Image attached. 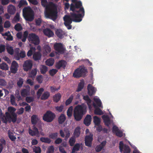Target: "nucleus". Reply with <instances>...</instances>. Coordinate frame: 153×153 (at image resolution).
<instances>
[{
	"instance_id": "obj_1",
	"label": "nucleus",
	"mask_w": 153,
	"mask_h": 153,
	"mask_svg": "<svg viewBox=\"0 0 153 153\" xmlns=\"http://www.w3.org/2000/svg\"><path fill=\"white\" fill-rule=\"evenodd\" d=\"M76 12L79 13L76 14L73 13H71L70 15H65L63 17L64 24L68 30L71 29V24L73 21L79 22L82 20L85 15V12L84 8L80 9L78 12Z\"/></svg>"
},
{
	"instance_id": "obj_2",
	"label": "nucleus",
	"mask_w": 153,
	"mask_h": 153,
	"mask_svg": "<svg viewBox=\"0 0 153 153\" xmlns=\"http://www.w3.org/2000/svg\"><path fill=\"white\" fill-rule=\"evenodd\" d=\"M42 6L45 7V15L47 18L54 21L56 19L57 16V12L55 5L51 3L48 4L47 0H41Z\"/></svg>"
},
{
	"instance_id": "obj_3",
	"label": "nucleus",
	"mask_w": 153,
	"mask_h": 153,
	"mask_svg": "<svg viewBox=\"0 0 153 153\" xmlns=\"http://www.w3.org/2000/svg\"><path fill=\"white\" fill-rule=\"evenodd\" d=\"M8 110L9 112L5 113V116L3 115L2 113H1L0 117L2 121L4 123L8 121L15 122L17 118V115L15 113L16 109L13 107H10L8 108Z\"/></svg>"
},
{
	"instance_id": "obj_4",
	"label": "nucleus",
	"mask_w": 153,
	"mask_h": 153,
	"mask_svg": "<svg viewBox=\"0 0 153 153\" xmlns=\"http://www.w3.org/2000/svg\"><path fill=\"white\" fill-rule=\"evenodd\" d=\"M86 106L84 104L82 105H78L74 110V115L75 119L77 121L80 120L82 118L83 115L85 114Z\"/></svg>"
},
{
	"instance_id": "obj_5",
	"label": "nucleus",
	"mask_w": 153,
	"mask_h": 153,
	"mask_svg": "<svg viewBox=\"0 0 153 153\" xmlns=\"http://www.w3.org/2000/svg\"><path fill=\"white\" fill-rule=\"evenodd\" d=\"M23 15L26 21L30 22L34 19V12L30 7H25L23 9Z\"/></svg>"
},
{
	"instance_id": "obj_6",
	"label": "nucleus",
	"mask_w": 153,
	"mask_h": 153,
	"mask_svg": "<svg viewBox=\"0 0 153 153\" xmlns=\"http://www.w3.org/2000/svg\"><path fill=\"white\" fill-rule=\"evenodd\" d=\"M87 73V71L84 67H80L75 70L73 76L76 78H79L81 77H85Z\"/></svg>"
},
{
	"instance_id": "obj_7",
	"label": "nucleus",
	"mask_w": 153,
	"mask_h": 153,
	"mask_svg": "<svg viewBox=\"0 0 153 153\" xmlns=\"http://www.w3.org/2000/svg\"><path fill=\"white\" fill-rule=\"evenodd\" d=\"M27 38L30 42L35 45H38L39 43V37L35 33H31L29 34Z\"/></svg>"
},
{
	"instance_id": "obj_8",
	"label": "nucleus",
	"mask_w": 153,
	"mask_h": 153,
	"mask_svg": "<svg viewBox=\"0 0 153 153\" xmlns=\"http://www.w3.org/2000/svg\"><path fill=\"white\" fill-rule=\"evenodd\" d=\"M85 131L87 135L85 138V145L87 146L90 147L91 146L93 140V134L89 133L88 129H86Z\"/></svg>"
},
{
	"instance_id": "obj_9",
	"label": "nucleus",
	"mask_w": 153,
	"mask_h": 153,
	"mask_svg": "<svg viewBox=\"0 0 153 153\" xmlns=\"http://www.w3.org/2000/svg\"><path fill=\"white\" fill-rule=\"evenodd\" d=\"M83 8L81 1L76 2L74 4L71 3L70 5V10L73 12H78L80 9Z\"/></svg>"
},
{
	"instance_id": "obj_10",
	"label": "nucleus",
	"mask_w": 153,
	"mask_h": 153,
	"mask_svg": "<svg viewBox=\"0 0 153 153\" xmlns=\"http://www.w3.org/2000/svg\"><path fill=\"white\" fill-rule=\"evenodd\" d=\"M55 115L50 111H48L43 117V119L48 122L52 121L55 117Z\"/></svg>"
},
{
	"instance_id": "obj_11",
	"label": "nucleus",
	"mask_w": 153,
	"mask_h": 153,
	"mask_svg": "<svg viewBox=\"0 0 153 153\" xmlns=\"http://www.w3.org/2000/svg\"><path fill=\"white\" fill-rule=\"evenodd\" d=\"M33 65V62L31 60H26L24 62L23 65L24 70L27 72L30 70L32 68Z\"/></svg>"
},
{
	"instance_id": "obj_12",
	"label": "nucleus",
	"mask_w": 153,
	"mask_h": 153,
	"mask_svg": "<svg viewBox=\"0 0 153 153\" xmlns=\"http://www.w3.org/2000/svg\"><path fill=\"white\" fill-rule=\"evenodd\" d=\"M119 149L121 152L123 151L124 149V153H130L131 150L128 146L126 144H124L123 142L120 141L119 143Z\"/></svg>"
},
{
	"instance_id": "obj_13",
	"label": "nucleus",
	"mask_w": 153,
	"mask_h": 153,
	"mask_svg": "<svg viewBox=\"0 0 153 153\" xmlns=\"http://www.w3.org/2000/svg\"><path fill=\"white\" fill-rule=\"evenodd\" d=\"M31 121L32 123L33 124H37V126H42V123L41 121L40 118L35 115H33L31 117Z\"/></svg>"
},
{
	"instance_id": "obj_14",
	"label": "nucleus",
	"mask_w": 153,
	"mask_h": 153,
	"mask_svg": "<svg viewBox=\"0 0 153 153\" xmlns=\"http://www.w3.org/2000/svg\"><path fill=\"white\" fill-rule=\"evenodd\" d=\"M54 49L57 52L62 54L64 53L62 44L61 43H56L54 45Z\"/></svg>"
},
{
	"instance_id": "obj_15",
	"label": "nucleus",
	"mask_w": 153,
	"mask_h": 153,
	"mask_svg": "<svg viewBox=\"0 0 153 153\" xmlns=\"http://www.w3.org/2000/svg\"><path fill=\"white\" fill-rule=\"evenodd\" d=\"M19 67L18 63L15 61L12 62L10 68V70L12 73L15 74L18 71Z\"/></svg>"
},
{
	"instance_id": "obj_16",
	"label": "nucleus",
	"mask_w": 153,
	"mask_h": 153,
	"mask_svg": "<svg viewBox=\"0 0 153 153\" xmlns=\"http://www.w3.org/2000/svg\"><path fill=\"white\" fill-rule=\"evenodd\" d=\"M112 131L113 133L115 134L117 136L119 137H122L123 136L122 131L120 130L118 127L116 126H113Z\"/></svg>"
},
{
	"instance_id": "obj_17",
	"label": "nucleus",
	"mask_w": 153,
	"mask_h": 153,
	"mask_svg": "<svg viewBox=\"0 0 153 153\" xmlns=\"http://www.w3.org/2000/svg\"><path fill=\"white\" fill-rule=\"evenodd\" d=\"M16 11V8L14 5L10 4L8 6L7 11L9 14L11 15H14Z\"/></svg>"
},
{
	"instance_id": "obj_18",
	"label": "nucleus",
	"mask_w": 153,
	"mask_h": 153,
	"mask_svg": "<svg viewBox=\"0 0 153 153\" xmlns=\"http://www.w3.org/2000/svg\"><path fill=\"white\" fill-rule=\"evenodd\" d=\"M33 129V130H32L30 128H29L28 132L29 134L32 136H39V131L37 128L34 126Z\"/></svg>"
},
{
	"instance_id": "obj_19",
	"label": "nucleus",
	"mask_w": 153,
	"mask_h": 153,
	"mask_svg": "<svg viewBox=\"0 0 153 153\" xmlns=\"http://www.w3.org/2000/svg\"><path fill=\"white\" fill-rule=\"evenodd\" d=\"M66 62L64 60H61L56 63L55 67L58 69H60L61 67L65 68L66 65Z\"/></svg>"
},
{
	"instance_id": "obj_20",
	"label": "nucleus",
	"mask_w": 153,
	"mask_h": 153,
	"mask_svg": "<svg viewBox=\"0 0 153 153\" xmlns=\"http://www.w3.org/2000/svg\"><path fill=\"white\" fill-rule=\"evenodd\" d=\"M44 34L48 37H51L54 35L53 32L49 28H46L43 30Z\"/></svg>"
},
{
	"instance_id": "obj_21",
	"label": "nucleus",
	"mask_w": 153,
	"mask_h": 153,
	"mask_svg": "<svg viewBox=\"0 0 153 153\" xmlns=\"http://www.w3.org/2000/svg\"><path fill=\"white\" fill-rule=\"evenodd\" d=\"M26 56L25 51H21L20 53H17L15 56V58L16 60H19L20 58H23Z\"/></svg>"
},
{
	"instance_id": "obj_22",
	"label": "nucleus",
	"mask_w": 153,
	"mask_h": 153,
	"mask_svg": "<svg viewBox=\"0 0 153 153\" xmlns=\"http://www.w3.org/2000/svg\"><path fill=\"white\" fill-rule=\"evenodd\" d=\"M102 118L103 119L105 125L109 127V126L111 124V121L109 117L107 116L103 115L102 116Z\"/></svg>"
},
{
	"instance_id": "obj_23",
	"label": "nucleus",
	"mask_w": 153,
	"mask_h": 153,
	"mask_svg": "<svg viewBox=\"0 0 153 153\" xmlns=\"http://www.w3.org/2000/svg\"><path fill=\"white\" fill-rule=\"evenodd\" d=\"M60 133L61 136L63 137H65V140H66L70 135V133L68 129H65L64 132L62 130H60Z\"/></svg>"
},
{
	"instance_id": "obj_24",
	"label": "nucleus",
	"mask_w": 153,
	"mask_h": 153,
	"mask_svg": "<svg viewBox=\"0 0 153 153\" xmlns=\"http://www.w3.org/2000/svg\"><path fill=\"white\" fill-rule=\"evenodd\" d=\"M85 82L84 80L83 79L80 80V82H79L78 84L76 91L79 92L81 91L83 88Z\"/></svg>"
},
{
	"instance_id": "obj_25",
	"label": "nucleus",
	"mask_w": 153,
	"mask_h": 153,
	"mask_svg": "<svg viewBox=\"0 0 153 153\" xmlns=\"http://www.w3.org/2000/svg\"><path fill=\"white\" fill-rule=\"evenodd\" d=\"M30 87L27 86L26 88H24L21 90V96H28L29 94Z\"/></svg>"
},
{
	"instance_id": "obj_26",
	"label": "nucleus",
	"mask_w": 153,
	"mask_h": 153,
	"mask_svg": "<svg viewBox=\"0 0 153 153\" xmlns=\"http://www.w3.org/2000/svg\"><path fill=\"white\" fill-rule=\"evenodd\" d=\"M42 54L39 51L33 53V58L35 61L40 60L41 58Z\"/></svg>"
},
{
	"instance_id": "obj_27",
	"label": "nucleus",
	"mask_w": 153,
	"mask_h": 153,
	"mask_svg": "<svg viewBox=\"0 0 153 153\" xmlns=\"http://www.w3.org/2000/svg\"><path fill=\"white\" fill-rule=\"evenodd\" d=\"M106 143V140L103 141L99 145L96 146V152L100 151L105 146Z\"/></svg>"
},
{
	"instance_id": "obj_28",
	"label": "nucleus",
	"mask_w": 153,
	"mask_h": 153,
	"mask_svg": "<svg viewBox=\"0 0 153 153\" xmlns=\"http://www.w3.org/2000/svg\"><path fill=\"white\" fill-rule=\"evenodd\" d=\"M91 121V116L90 115H87L84 119V123L86 126H88L90 124Z\"/></svg>"
},
{
	"instance_id": "obj_29",
	"label": "nucleus",
	"mask_w": 153,
	"mask_h": 153,
	"mask_svg": "<svg viewBox=\"0 0 153 153\" xmlns=\"http://www.w3.org/2000/svg\"><path fill=\"white\" fill-rule=\"evenodd\" d=\"M56 34L59 38H62L64 37L65 33L61 29H57L56 32Z\"/></svg>"
},
{
	"instance_id": "obj_30",
	"label": "nucleus",
	"mask_w": 153,
	"mask_h": 153,
	"mask_svg": "<svg viewBox=\"0 0 153 153\" xmlns=\"http://www.w3.org/2000/svg\"><path fill=\"white\" fill-rule=\"evenodd\" d=\"M2 36H6L7 37L6 38V39L8 41H12L13 40V37L11 35L9 31H8L2 34Z\"/></svg>"
},
{
	"instance_id": "obj_31",
	"label": "nucleus",
	"mask_w": 153,
	"mask_h": 153,
	"mask_svg": "<svg viewBox=\"0 0 153 153\" xmlns=\"http://www.w3.org/2000/svg\"><path fill=\"white\" fill-rule=\"evenodd\" d=\"M88 92L89 96H92L94 92V88L90 84H89L87 86Z\"/></svg>"
},
{
	"instance_id": "obj_32",
	"label": "nucleus",
	"mask_w": 153,
	"mask_h": 153,
	"mask_svg": "<svg viewBox=\"0 0 153 153\" xmlns=\"http://www.w3.org/2000/svg\"><path fill=\"white\" fill-rule=\"evenodd\" d=\"M54 60L53 59L51 58L47 59L46 62V64L49 66H52L54 64Z\"/></svg>"
},
{
	"instance_id": "obj_33",
	"label": "nucleus",
	"mask_w": 153,
	"mask_h": 153,
	"mask_svg": "<svg viewBox=\"0 0 153 153\" xmlns=\"http://www.w3.org/2000/svg\"><path fill=\"white\" fill-rule=\"evenodd\" d=\"M80 128L79 127H78L75 128L74 133V136L75 137H77L79 136L80 134Z\"/></svg>"
},
{
	"instance_id": "obj_34",
	"label": "nucleus",
	"mask_w": 153,
	"mask_h": 153,
	"mask_svg": "<svg viewBox=\"0 0 153 153\" xmlns=\"http://www.w3.org/2000/svg\"><path fill=\"white\" fill-rule=\"evenodd\" d=\"M40 139L42 142L48 143H50L51 141L50 139L48 137H42Z\"/></svg>"
},
{
	"instance_id": "obj_35",
	"label": "nucleus",
	"mask_w": 153,
	"mask_h": 153,
	"mask_svg": "<svg viewBox=\"0 0 153 153\" xmlns=\"http://www.w3.org/2000/svg\"><path fill=\"white\" fill-rule=\"evenodd\" d=\"M40 72L42 74H44L48 71L47 67L45 65H42L40 69Z\"/></svg>"
},
{
	"instance_id": "obj_36",
	"label": "nucleus",
	"mask_w": 153,
	"mask_h": 153,
	"mask_svg": "<svg viewBox=\"0 0 153 153\" xmlns=\"http://www.w3.org/2000/svg\"><path fill=\"white\" fill-rule=\"evenodd\" d=\"M0 68L4 70H7L9 69L7 65L5 63L3 62L0 65Z\"/></svg>"
},
{
	"instance_id": "obj_37",
	"label": "nucleus",
	"mask_w": 153,
	"mask_h": 153,
	"mask_svg": "<svg viewBox=\"0 0 153 153\" xmlns=\"http://www.w3.org/2000/svg\"><path fill=\"white\" fill-rule=\"evenodd\" d=\"M100 108L101 109L103 108V106L102 105V102L101 100L98 98H96V107Z\"/></svg>"
},
{
	"instance_id": "obj_38",
	"label": "nucleus",
	"mask_w": 153,
	"mask_h": 153,
	"mask_svg": "<svg viewBox=\"0 0 153 153\" xmlns=\"http://www.w3.org/2000/svg\"><path fill=\"white\" fill-rule=\"evenodd\" d=\"M6 49L7 52L10 54L12 55L13 54L14 50L13 48L10 46H7Z\"/></svg>"
},
{
	"instance_id": "obj_39",
	"label": "nucleus",
	"mask_w": 153,
	"mask_h": 153,
	"mask_svg": "<svg viewBox=\"0 0 153 153\" xmlns=\"http://www.w3.org/2000/svg\"><path fill=\"white\" fill-rule=\"evenodd\" d=\"M28 35V33L27 31H25L24 32L23 34V35H22L23 37L22 39V42H25L26 41Z\"/></svg>"
},
{
	"instance_id": "obj_40",
	"label": "nucleus",
	"mask_w": 153,
	"mask_h": 153,
	"mask_svg": "<svg viewBox=\"0 0 153 153\" xmlns=\"http://www.w3.org/2000/svg\"><path fill=\"white\" fill-rule=\"evenodd\" d=\"M66 119L65 116L62 114L59 118V123H63Z\"/></svg>"
},
{
	"instance_id": "obj_41",
	"label": "nucleus",
	"mask_w": 153,
	"mask_h": 153,
	"mask_svg": "<svg viewBox=\"0 0 153 153\" xmlns=\"http://www.w3.org/2000/svg\"><path fill=\"white\" fill-rule=\"evenodd\" d=\"M43 125L41 126H39L37 127L39 128L38 131H39V136H37V137H39L40 136V135H41L43 136H44L45 135V133L43 131V130L42 128V127Z\"/></svg>"
},
{
	"instance_id": "obj_42",
	"label": "nucleus",
	"mask_w": 153,
	"mask_h": 153,
	"mask_svg": "<svg viewBox=\"0 0 153 153\" xmlns=\"http://www.w3.org/2000/svg\"><path fill=\"white\" fill-rule=\"evenodd\" d=\"M37 69L35 68L32 70L30 74V76L32 78L34 77L37 74Z\"/></svg>"
},
{
	"instance_id": "obj_43",
	"label": "nucleus",
	"mask_w": 153,
	"mask_h": 153,
	"mask_svg": "<svg viewBox=\"0 0 153 153\" xmlns=\"http://www.w3.org/2000/svg\"><path fill=\"white\" fill-rule=\"evenodd\" d=\"M35 50V48L33 47H31L27 53V56L29 57L31 56L33 54V51H34Z\"/></svg>"
},
{
	"instance_id": "obj_44",
	"label": "nucleus",
	"mask_w": 153,
	"mask_h": 153,
	"mask_svg": "<svg viewBox=\"0 0 153 153\" xmlns=\"http://www.w3.org/2000/svg\"><path fill=\"white\" fill-rule=\"evenodd\" d=\"M23 82V79L21 77H19L17 83L18 86L19 88L21 87L22 86Z\"/></svg>"
},
{
	"instance_id": "obj_45",
	"label": "nucleus",
	"mask_w": 153,
	"mask_h": 153,
	"mask_svg": "<svg viewBox=\"0 0 153 153\" xmlns=\"http://www.w3.org/2000/svg\"><path fill=\"white\" fill-rule=\"evenodd\" d=\"M80 146V145L79 144L77 143L76 144L73 149L72 153H74L75 152L77 151L78 150H79V149Z\"/></svg>"
},
{
	"instance_id": "obj_46",
	"label": "nucleus",
	"mask_w": 153,
	"mask_h": 153,
	"mask_svg": "<svg viewBox=\"0 0 153 153\" xmlns=\"http://www.w3.org/2000/svg\"><path fill=\"white\" fill-rule=\"evenodd\" d=\"M9 137L12 141H14L16 139V137L13 135V133L10 132V131H8Z\"/></svg>"
},
{
	"instance_id": "obj_47",
	"label": "nucleus",
	"mask_w": 153,
	"mask_h": 153,
	"mask_svg": "<svg viewBox=\"0 0 153 153\" xmlns=\"http://www.w3.org/2000/svg\"><path fill=\"white\" fill-rule=\"evenodd\" d=\"M14 29L16 30L19 31L21 30L22 28L20 24L17 23L15 26Z\"/></svg>"
},
{
	"instance_id": "obj_48",
	"label": "nucleus",
	"mask_w": 153,
	"mask_h": 153,
	"mask_svg": "<svg viewBox=\"0 0 153 153\" xmlns=\"http://www.w3.org/2000/svg\"><path fill=\"white\" fill-rule=\"evenodd\" d=\"M20 19V14L18 13H17L15 16L14 17L13 21L15 22H17L19 21Z\"/></svg>"
},
{
	"instance_id": "obj_49",
	"label": "nucleus",
	"mask_w": 153,
	"mask_h": 153,
	"mask_svg": "<svg viewBox=\"0 0 153 153\" xmlns=\"http://www.w3.org/2000/svg\"><path fill=\"white\" fill-rule=\"evenodd\" d=\"M73 108L72 106L70 107L67 111V115L69 117H71L72 114Z\"/></svg>"
},
{
	"instance_id": "obj_50",
	"label": "nucleus",
	"mask_w": 153,
	"mask_h": 153,
	"mask_svg": "<svg viewBox=\"0 0 153 153\" xmlns=\"http://www.w3.org/2000/svg\"><path fill=\"white\" fill-rule=\"evenodd\" d=\"M42 22V19L40 17L38 18L37 19H35L36 25V26H40Z\"/></svg>"
},
{
	"instance_id": "obj_51",
	"label": "nucleus",
	"mask_w": 153,
	"mask_h": 153,
	"mask_svg": "<svg viewBox=\"0 0 153 153\" xmlns=\"http://www.w3.org/2000/svg\"><path fill=\"white\" fill-rule=\"evenodd\" d=\"M44 49L47 53H50L51 51V48L48 45H45L44 46Z\"/></svg>"
},
{
	"instance_id": "obj_52",
	"label": "nucleus",
	"mask_w": 153,
	"mask_h": 153,
	"mask_svg": "<svg viewBox=\"0 0 153 153\" xmlns=\"http://www.w3.org/2000/svg\"><path fill=\"white\" fill-rule=\"evenodd\" d=\"M58 72V70L55 69H52L49 71V73L51 76H53Z\"/></svg>"
},
{
	"instance_id": "obj_53",
	"label": "nucleus",
	"mask_w": 153,
	"mask_h": 153,
	"mask_svg": "<svg viewBox=\"0 0 153 153\" xmlns=\"http://www.w3.org/2000/svg\"><path fill=\"white\" fill-rule=\"evenodd\" d=\"M0 142L1 143V144L0 143V153H1L3 148V145L5 144V141L4 139H2L0 140Z\"/></svg>"
},
{
	"instance_id": "obj_54",
	"label": "nucleus",
	"mask_w": 153,
	"mask_h": 153,
	"mask_svg": "<svg viewBox=\"0 0 153 153\" xmlns=\"http://www.w3.org/2000/svg\"><path fill=\"white\" fill-rule=\"evenodd\" d=\"M100 108H96V115H102L104 114L103 111L101 110Z\"/></svg>"
},
{
	"instance_id": "obj_55",
	"label": "nucleus",
	"mask_w": 153,
	"mask_h": 153,
	"mask_svg": "<svg viewBox=\"0 0 153 153\" xmlns=\"http://www.w3.org/2000/svg\"><path fill=\"white\" fill-rule=\"evenodd\" d=\"M75 142V138L74 137H71L69 140L70 145L72 146L74 145Z\"/></svg>"
},
{
	"instance_id": "obj_56",
	"label": "nucleus",
	"mask_w": 153,
	"mask_h": 153,
	"mask_svg": "<svg viewBox=\"0 0 153 153\" xmlns=\"http://www.w3.org/2000/svg\"><path fill=\"white\" fill-rule=\"evenodd\" d=\"M83 98L84 100L87 101V103L89 107V108H90V104L91 102V100L89 98L88 96H84Z\"/></svg>"
},
{
	"instance_id": "obj_57",
	"label": "nucleus",
	"mask_w": 153,
	"mask_h": 153,
	"mask_svg": "<svg viewBox=\"0 0 153 153\" xmlns=\"http://www.w3.org/2000/svg\"><path fill=\"white\" fill-rule=\"evenodd\" d=\"M58 135L57 133H52L49 134V136L51 139H54L57 137Z\"/></svg>"
},
{
	"instance_id": "obj_58",
	"label": "nucleus",
	"mask_w": 153,
	"mask_h": 153,
	"mask_svg": "<svg viewBox=\"0 0 153 153\" xmlns=\"http://www.w3.org/2000/svg\"><path fill=\"white\" fill-rule=\"evenodd\" d=\"M60 87L59 86L58 88H56L54 86H51L50 90L52 92H54L56 91H57L60 89Z\"/></svg>"
},
{
	"instance_id": "obj_59",
	"label": "nucleus",
	"mask_w": 153,
	"mask_h": 153,
	"mask_svg": "<svg viewBox=\"0 0 153 153\" xmlns=\"http://www.w3.org/2000/svg\"><path fill=\"white\" fill-rule=\"evenodd\" d=\"M33 151L36 153H41V149L39 147L35 146L33 149Z\"/></svg>"
},
{
	"instance_id": "obj_60",
	"label": "nucleus",
	"mask_w": 153,
	"mask_h": 153,
	"mask_svg": "<svg viewBox=\"0 0 153 153\" xmlns=\"http://www.w3.org/2000/svg\"><path fill=\"white\" fill-rule=\"evenodd\" d=\"M54 152V148L53 146L49 147L47 151V153H53Z\"/></svg>"
},
{
	"instance_id": "obj_61",
	"label": "nucleus",
	"mask_w": 153,
	"mask_h": 153,
	"mask_svg": "<svg viewBox=\"0 0 153 153\" xmlns=\"http://www.w3.org/2000/svg\"><path fill=\"white\" fill-rule=\"evenodd\" d=\"M36 80L39 83H41L43 81V77L42 75L38 76L36 78Z\"/></svg>"
},
{
	"instance_id": "obj_62",
	"label": "nucleus",
	"mask_w": 153,
	"mask_h": 153,
	"mask_svg": "<svg viewBox=\"0 0 153 153\" xmlns=\"http://www.w3.org/2000/svg\"><path fill=\"white\" fill-rule=\"evenodd\" d=\"M44 91V89L43 88H40L38 90L37 92V96H41V94Z\"/></svg>"
},
{
	"instance_id": "obj_63",
	"label": "nucleus",
	"mask_w": 153,
	"mask_h": 153,
	"mask_svg": "<svg viewBox=\"0 0 153 153\" xmlns=\"http://www.w3.org/2000/svg\"><path fill=\"white\" fill-rule=\"evenodd\" d=\"M7 85L6 81L3 79H0V85L1 86H5Z\"/></svg>"
},
{
	"instance_id": "obj_64",
	"label": "nucleus",
	"mask_w": 153,
	"mask_h": 153,
	"mask_svg": "<svg viewBox=\"0 0 153 153\" xmlns=\"http://www.w3.org/2000/svg\"><path fill=\"white\" fill-rule=\"evenodd\" d=\"M33 96H27L26 100V101L28 102H30L33 100Z\"/></svg>"
}]
</instances>
